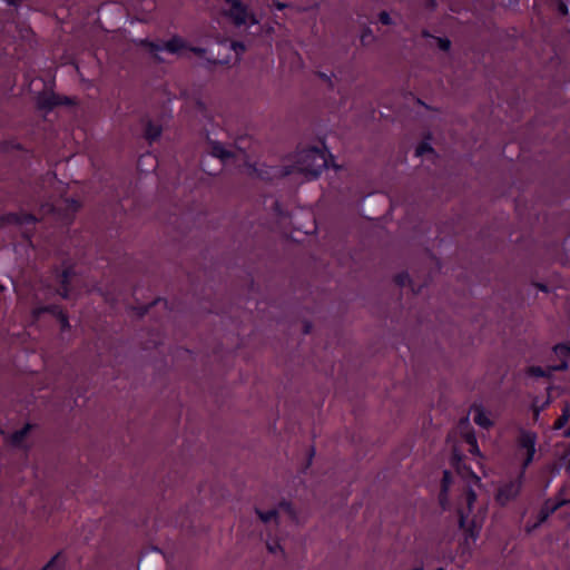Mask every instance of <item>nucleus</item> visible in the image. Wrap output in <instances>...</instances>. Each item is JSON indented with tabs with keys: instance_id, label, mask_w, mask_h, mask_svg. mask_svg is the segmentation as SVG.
<instances>
[{
	"instance_id": "obj_33",
	"label": "nucleus",
	"mask_w": 570,
	"mask_h": 570,
	"mask_svg": "<svg viewBox=\"0 0 570 570\" xmlns=\"http://www.w3.org/2000/svg\"><path fill=\"white\" fill-rule=\"evenodd\" d=\"M554 353L558 356L566 357L567 355H570V346L566 344H558L553 347Z\"/></svg>"
},
{
	"instance_id": "obj_31",
	"label": "nucleus",
	"mask_w": 570,
	"mask_h": 570,
	"mask_svg": "<svg viewBox=\"0 0 570 570\" xmlns=\"http://www.w3.org/2000/svg\"><path fill=\"white\" fill-rule=\"evenodd\" d=\"M266 548L268 550L269 553H276V552H281L282 553V557L285 559L286 557V553L283 549V547L279 544V542L275 541L273 543L271 542H267L266 543Z\"/></svg>"
},
{
	"instance_id": "obj_55",
	"label": "nucleus",
	"mask_w": 570,
	"mask_h": 570,
	"mask_svg": "<svg viewBox=\"0 0 570 570\" xmlns=\"http://www.w3.org/2000/svg\"><path fill=\"white\" fill-rule=\"evenodd\" d=\"M196 108H197L199 111H205V110H206V106H205V104H204L202 100H197V101H196Z\"/></svg>"
},
{
	"instance_id": "obj_34",
	"label": "nucleus",
	"mask_w": 570,
	"mask_h": 570,
	"mask_svg": "<svg viewBox=\"0 0 570 570\" xmlns=\"http://www.w3.org/2000/svg\"><path fill=\"white\" fill-rule=\"evenodd\" d=\"M439 503L443 510L448 509V507H449V491L448 490H440Z\"/></svg>"
},
{
	"instance_id": "obj_9",
	"label": "nucleus",
	"mask_w": 570,
	"mask_h": 570,
	"mask_svg": "<svg viewBox=\"0 0 570 570\" xmlns=\"http://www.w3.org/2000/svg\"><path fill=\"white\" fill-rule=\"evenodd\" d=\"M520 489V482H509L499 489L495 500L500 505H505L519 494Z\"/></svg>"
},
{
	"instance_id": "obj_4",
	"label": "nucleus",
	"mask_w": 570,
	"mask_h": 570,
	"mask_svg": "<svg viewBox=\"0 0 570 570\" xmlns=\"http://www.w3.org/2000/svg\"><path fill=\"white\" fill-rule=\"evenodd\" d=\"M73 101L69 97H61L53 91H42L37 97V107L41 110L50 111L60 105H72Z\"/></svg>"
},
{
	"instance_id": "obj_32",
	"label": "nucleus",
	"mask_w": 570,
	"mask_h": 570,
	"mask_svg": "<svg viewBox=\"0 0 570 570\" xmlns=\"http://www.w3.org/2000/svg\"><path fill=\"white\" fill-rule=\"evenodd\" d=\"M452 483V476L451 472L449 470L443 471V476L441 480V490H448L450 489V485Z\"/></svg>"
},
{
	"instance_id": "obj_47",
	"label": "nucleus",
	"mask_w": 570,
	"mask_h": 570,
	"mask_svg": "<svg viewBox=\"0 0 570 570\" xmlns=\"http://www.w3.org/2000/svg\"><path fill=\"white\" fill-rule=\"evenodd\" d=\"M312 328H313L312 322L305 320L303 322V334H305V335L309 334L312 332Z\"/></svg>"
},
{
	"instance_id": "obj_13",
	"label": "nucleus",
	"mask_w": 570,
	"mask_h": 570,
	"mask_svg": "<svg viewBox=\"0 0 570 570\" xmlns=\"http://www.w3.org/2000/svg\"><path fill=\"white\" fill-rule=\"evenodd\" d=\"M32 428H33L32 424L27 423L22 429H20L18 431L13 432L12 434H10L7 438V441L13 448H21L23 441L26 440V438L28 436V434L30 433Z\"/></svg>"
},
{
	"instance_id": "obj_14",
	"label": "nucleus",
	"mask_w": 570,
	"mask_h": 570,
	"mask_svg": "<svg viewBox=\"0 0 570 570\" xmlns=\"http://www.w3.org/2000/svg\"><path fill=\"white\" fill-rule=\"evenodd\" d=\"M161 127L159 125H155L151 120H148L145 126L144 137L153 142L157 140L161 135Z\"/></svg>"
},
{
	"instance_id": "obj_59",
	"label": "nucleus",
	"mask_w": 570,
	"mask_h": 570,
	"mask_svg": "<svg viewBox=\"0 0 570 570\" xmlns=\"http://www.w3.org/2000/svg\"><path fill=\"white\" fill-rule=\"evenodd\" d=\"M422 37H424V38H432L433 39L434 36H432L428 30H423L422 31Z\"/></svg>"
},
{
	"instance_id": "obj_18",
	"label": "nucleus",
	"mask_w": 570,
	"mask_h": 570,
	"mask_svg": "<svg viewBox=\"0 0 570 570\" xmlns=\"http://www.w3.org/2000/svg\"><path fill=\"white\" fill-rule=\"evenodd\" d=\"M163 301L165 306L167 307L168 305V302L166 299H163V298H156L154 299L153 302H150L149 304L147 305H144V306H139V307H134L132 309L136 312L137 316L139 318L144 317L149 311L151 307H154L158 302Z\"/></svg>"
},
{
	"instance_id": "obj_12",
	"label": "nucleus",
	"mask_w": 570,
	"mask_h": 570,
	"mask_svg": "<svg viewBox=\"0 0 570 570\" xmlns=\"http://www.w3.org/2000/svg\"><path fill=\"white\" fill-rule=\"evenodd\" d=\"M208 145L210 148V156L219 158L224 163L230 158H235V154L230 150H227L219 141L210 140L208 141Z\"/></svg>"
},
{
	"instance_id": "obj_20",
	"label": "nucleus",
	"mask_w": 570,
	"mask_h": 570,
	"mask_svg": "<svg viewBox=\"0 0 570 570\" xmlns=\"http://www.w3.org/2000/svg\"><path fill=\"white\" fill-rule=\"evenodd\" d=\"M527 374L534 377H550L552 372H549V366L547 370L541 366H530L527 368Z\"/></svg>"
},
{
	"instance_id": "obj_2",
	"label": "nucleus",
	"mask_w": 570,
	"mask_h": 570,
	"mask_svg": "<svg viewBox=\"0 0 570 570\" xmlns=\"http://www.w3.org/2000/svg\"><path fill=\"white\" fill-rule=\"evenodd\" d=\"M294 171L303 174L307 179L320 176L323 169L327 168L325 153L317 147H309L296 154Z\"/></svg>"
},
{
	"instance_id": "obj_51",
	"label": "nucleus",
	"mask_w": 570,
	"mask_h": 570,
	"mask_svg": "<svg viewBox=\"0 0 570 570\" xmlns=\"http://www.w3.org/2000/svg\"><path fill=\"white\" fill-rule=\"evenodd\" d=\"M314 455H315V448L311 446V449L308 451V458H307V464H306L307 468L312 464V460H313Z\"/></svg>"
},
{
	"instance_id": "obj_48",
	"label": "nucleus",
	"mask_w": 570,
	"mask_h": 570,
	"mask_svg": "<svg viewBox=\"0 0 570 570\" xmlns=\"http://www.w3.org/2000/svg\"><path fill=\"white\" fill-rule=\"evenodd\" d=\"M415 101H416V104H417V105L423 106V107H424L425 109H428V110L440 111L438 108L432 107V106H430V105L425 104V102H424L422 99H420V98H416V99H415Z\"/></svg>"
},
{
	"instance_id": "obj_40",
	"label": "nucleus",
	"mask_w": 570,
	"mask_h": 570,
	"mask_svg": "<svg viewBox=\"0 0 570 570\" xmlns=\"http://www.w3.org/2000/svg\"><path fill=\"white\" fill-rule=\"evenodd\" d=\"M550 404V396H548L547 401L543 403L542 406H537V404H533V420L537 421L539 419L540 411L546 406Z\"/></svg>"
},
{
	"instance_id": "obj_57",
	"label": "nucleus",
	"mask_w": 570,
	"mask_h": 570,
	"mask_svg": "<svg viewBox=\"0 0 570 570\" xmlns=\"http://www.w3.org/2000/svg\"><path fill=\"white\" fill-rule=\"evenodd\" d=\"M566 488H561L556 500L564 499Z\"/></svg>"
},
{
	"instance_id": "obj_58",
	"label": "nucleus",
	"mask_w": 570,
	"mask_h": 570,
	"mask_svg": "<svg viewBox=\"0 0 570 570\" xmlns=\"http://www.w3.org/2000/svg\"><path fill=\"white\" fill-rule=\"evenodd\" d=\"M247 19H249L250 23H258V20L254 14H248Z\"/></svg>"
},
{
	"instance_id": "obj_29",
	"label": "nucleus",
	"mask_w": 570,
	"mask_h": 570,
	"mask_svg": "<svg viewBox=\"0 0 570 570\" xmlns=\"http://www.w3.org/2000/svg\"><path fill=\"white\" fill-rule=\"evenodd\" d=\"M374 41V37L372 35V30L368 27H364L361 35V43L366 47Z\"/></svg>"
},
{
	"instance_id": "obj_56",
	"label": "nucleus",
	"mask_w": 570,
	"mask_h": 570,
	"mask_svg": "<svg viewBox=\"0 0 570 570\" xmlns=\"http://www.w3.org/2000/svg\"><path fill=\"white\" fill-rule=\"evenodd\" d=\"M534 286H535L538 289H540V291H542V292H546V293L549 291V289H548V286H547V285H544V284H541V283H535V284H534Z\"/></svg>"
},
{
	"instance_id": "obj_64",
	"label": "nucleus",
	"mask_w": 570,
	"mask_h": 570,
	"mask_svg": "<svg viewBox=\"0 0 570 570\" xmlns=\"http://www.w3.org/2000/svg\"><path fill=\"white\" fill-rule=\"evenodd\" d=\"M566 435L569 436L570 435V428L566 431Z\"/></svg>"
},
{
	"instance_id": "obj_41",
	"label": "nucleus",
	"mask_w": 570,
	"mask_h": 570,
	"mask_svg": "<svg viewBox=\"0 0 570 570\" xmlns=\"http://www.w3.org/2000/svg\"><path fill=\"white\" fill-rule=\"evenodd\" d=\"M568 368L567 361H561L558 365H551L549 366V372H556V371H566Z\"/></svg>"
},
{
	"instance_id": "obj_5",
	"label": "nucleus",
	"mask_w": 570,
	"mask_h": 570,
	"mask_svg": "<svg viewBox=\"0 0 570 570\" xmlns=\"http://www.w3.org/2000/svg\"><path fill=\"white\" fill-rule=\"evenodd\" d=\"M37 222H39L37 216L26 212L8 213L0 217V227H4L7 225H35Z\"/></svg>"
},
{
	"instance_id": "obj_10",
	"label": "nucleus",
	"mask_w": 570,
	"mask_h": 570,
	"mask_svg": "<svg viewBox=\"0 0 570 570\" xmlns=\"http://www.w3.org/2000/svg\"><path fill=\"white\" fill-rule=\"evenodd\" d=\"M63 206H60V210L55 213L57 219L70 223L73 219L75 213H77L81 204L76 199H65Z\"/></svg>"
},
{
	"instance_id": "obj_46",
	"label": "nucleus",
	"mask_w": 570,
	"mask_h": 570,
	"mask_svg": "<svg viewBox=\"0 0 570 570\" xmlns=\"http://www.w3.org/2000/svg\"><path fill=\"white\" fill-rule=\"evenodd\" d=\"M70 293V286H61V288L58 291V294L62 298H68Z\"/></svg>"
},
{
	"instance_id": "obj_43",
	"label": "nucleus",
	"mask_w": 570,
	"mask_h": 570,
	"mask_svg": "<svg viewBox=\"0 0 570 570\" xmlns=\"http://www.w3.org/2000/svg\"><path fill=\"white\" fill-rule=\"evenodd\" d=\"M142 45L147 47L150 50V52H156L163 49V47L147 40L142 41Z\"/></svg>"
},
{
	"instance_id": "obj_15",
	"label": "nucleus",
	"mask_w": 570,
	"mask_h": 570,
	"mask_svg": "<svg viewBox=\"0 0 570 570\" xmlns=\"http://www.w3.org/2000/svg\"><path fill=\"white\" fill-rule=\"evenodd\" d=\"M61 311L62 309L58 305L41 306V307H37L32 311V317L35 320H38L40 317V315H42L43 313H49L56 317L58 314L61 313Z\"/></svg>"
},
{
	"instance_id": "obj_30",
	"label": "nucleus",
	"mask_w": 570,
	"mask_h": 570,
	"mask_svg": "<svg viewBox=\"0 0 570 570\" xmlns=\"http://www.w3.org/2000/svg\"><path fill=\"white\" fill-rule=\"evenodd\" d=\"M440 50L448 52L451 49V40L449 38L433 37Z\"/></svg>"
},
{
	"instance_id": "obj_24",
	"label": "nucleus",
	"mask_w": 570,
	"mask_h": 570,
	"mask_svg": "<svg viewBox=\"0 0 570 570\" xmlns=\"http://www.w3.org/2000/svg\"><path fill=\"white\" fill-rule=\"evenodd\" d=\"M61 552L55 554L41 570H63L65 563H59Z\"/></svg>"
},
{
	"instance_id": "obj_44",
	"label": "nucleus",
	"mask_w": 570,
	"mask_h": 570,
	"mask_svg": "<svg viewBox=\"0 0 570 570\" xmlns=\"http://www.w3.org/2000/svg\"><path fill=\"white\" fill-rule=\"evenodd\" d=\"M33 234H35V227H32V228H26V229H23V230H22V237H23L24 239H27V240L29 242V244H30V245L32 244V243H31V237L33 236Z\"/></svg>"
},
{
	"instance_id": "obj_19",
	"label": "nucleus",
	"mask_w": 570,
	"mask_h": 570,
	"mask_svg": "<svg viewBox=\"0 0 570 570\" xmlns=\"http://www.w3.org/2000/svg\"><path fill=\"white\" fill-rule=\"evenodd\" d=\"M463 439L470 445V450H469L470 453L475 454V455H481L479 448H478L476 438H475L474 432L464 433Z\"/></svg>"
},
{
	"instance_id": "obj_60",
	"label": "nucleus",
	"mask_w": 570,
	"mask_h": 570,
	"mask_svg": "<svg viewBox=\"0 0 570 570\" xmlns=\"http://www.w3.org/2000/svg\"><path fill=\"white\" fill-rule=\"evenodd\" d=\"M8 2V4H11V6H17L20 0H6Z\"/></svg>"
},
{
	"instance_id": "obj_63",
	"label": "nucleus",
	"mask_w": 570,
	"mask_h": 570,
	"mask_svg": "<svg viewBox=\"0 0 570 570\" xmlns=\"http://www.w3.org/2000/svg\"><path fill=\"white\" fill-rule=\"evenodd\" d=\"M412 570H423V566L415 567V568H413Z\"/></svg>"
},
{
	"instance_id": "obj_6",
	"label": "nucleus",
	"mask_w": 570,
	"mask_h": 570,
	"mask_svg": "<svg viewBox=\"0 0 570 570\" xmlns=\"http://www.w3.org/2000/svg\"><path fill=\"white\" fill-rule=\"evenodd\" d=\"M535 433L525 430H520L518 444L520 448L527 450V456L523 461V468H527L533 460V455L535 453Z\"/></svg>"
},
{
	"instance_id": "obj_50",
	"label": "nucleus",
	"mask_w": 570,
	"mask_h": 570,
	"mask_svg": "<svg viewBox=\"0 0 570 570\" xmlns=\"http://www.w3.org/2000/svg\"><path fill=\"white\" fill-rule=\"evenodd\" d=\"M191 52H194L195 55H197L198 57H203L206 52V49L205 48H200V47H191L189 49Z\"/></svg>"
},
{
	"instance_id": "obj_11",
	"label": "nucleus",
	"mask_w": 570,
	"mask_h": 570,
	"mask_svg": "<svg viewBox=\"0 0 570 570\" xmlns=\"http://www.w3.org/2000/svg\"><path fill=\"white\" fill-rule=\"evenodd\" d=\"M227 14L237 27L244 24L248 17L247 8L240 1L233 2V6L230 7Z\"/></svg>"
},
{
	"instance_id": "obj_26",
	"label": "nucleus",
	"mask_w": 570,
	"mask_h": 570,
	"mask_svg": "<svg viewBox=\"0 0 570 570\" xmlns=\"http://www.w3.org/2000/svg\"><path fill=\"white\" fill-rule=\"evenodd\" d=\"M23 150V147L19 142L3 140L0 141V153H9L10 150Z\"/></svg>"
},
{
	"instance_id": "obj_45",
	"label": "nucleus",
	"mask_w": 570,
	"mask_h": 570,
	"mask_svg": "<svg viewBox=\"0 0 570 570\" xmlns=\"http://www.w3.org/2000/svg\"><path fill=\"white\" fill-rule=\"evenodd\" d=\"M424 7L430 11H434L438 7L436 0H424Z\"/></svg>"
},
{
	"instance_id": "obj_61",
	"label": "nucleus",
	"mask_w": 570,
	"mask_h": 570,
	"mask_svg": "<svg viewBox=\"0 0 570 570\" xmlns=\"http://www.w3.org/2000/svg\"><path fill=\"white\" fill-rule=\"evenodd\" d=\"M276 7H277L278 9H284V8L286 7V4H285V3H282V2H277V3H276Z\"/></svg>"
},
{
	"instance_id": "obj_1",
	"label": "nucleus",
	"mask_w": 570,
	"mask_h": 570,
	"mask_svg": "<svg viewBox=\"0 0 570 570\" xmlns=\"http://www.w3.org/2000/svg\"><path fill=\"white\" fill-rule=\"evenodd\" d=\"M475 501L476 494L469 487L465 490V507H459L456 510L459 528L464 531L465 542L469 539H478L487 515L485 507H480L473 512Z\"/></svg>"
},
{
	"instance_id": "obj_39",
	"label": "nucleus",
	"mask_w": 570,
	"mask_h": 570,
	"mask_svg": "<svg viewBox=\"0 0 570 570\" xmlns=\"http://www.w3.org/2000/svg\"><path fill=\"white\" fill-rule=\"evenodd\" d=\"M379 20L382 24H385V26L392 24V19L387 11H381L379 13Z\"/></svg>"
},
{
	"instance_id": "obj_54",
	"label": "nucleus",
	"mask_w": 570,
	"mask_h": 570,
	"mask_svg": "<svg viewBox=\"0 0 570 570\" xmlns=\"http://www.w3.org/2000/svg\"><path fill=\"white\" fill-rule=\"evenodd\" d=\"M205 161H206L205 159H203V160H202L203 170H204L206 174H208V175H216V173H215V171H213V167H209V169H207V168L205 167Z\"/></svg>"
},
{
	"instance_id": "obj_37",
	"label": "nucleus",
	"mask_w": 570,
	"mask_h": 570,
	"mask_svg": "<svg viewBox=\"0 0 570 570\" xmlns=\"http://www.w3.org/2000/svg\"><path fill=\"white\" fill-rule=\"evenodd\" d=\"M433 151V148L426 144V142H421L417 147H416V155L417 156H421L423 155L424 153H432Z\"/></svg>"
},
{
	"instance_id": "obj_42",
	"label": "nucleus",
	"mask_w": 570,
	"mask_h": 570,
	"mask_svg": "<svg viewBox=\"0 0 570 570\" xmlns=\"http://www.w3.org/2000/svg\"><path fill=\"white\" fill-rule=\"evenodd\" d=\"M232 48L237 52V53H243L245 52L246 50V47L243 42H239V41H233L232 42Z\"/></svg>"
},
{
	"instance_id": "obj_16",
	"label": "nucleus",
	"mask_w": 570,
	"mask_h": 570,
	"mask_svg": "<svg viewBox=\"0 0 570 570\" xmlns=\"http://www.w3.org/2000/svg\"><path fill=\"white\" fill-rule=\"evenodd\" d=\"M569 419H570V403L564 402L563 407H562V413L554 422L553 429L554 430L562 429L568 423Z\"/></svg>"
},
{
	"instance_id": "obj_53",
	"label": "nucleus",
	"mask_w": 570,
	"mask_h": 570,
	"mask_svg": "<svg viewBox=\"0 0 570 570\" xmlns=\"http://www.w3.org/2000/svg\"><path fill=\"white\" fill-rule=\"evenodd\" d=\"M205 161H206L205 159H203V160H202L203 170H204L206 174H208V175H216V173H215V171H213V167H209V169H207V168L205 167Z\"/></svg>"
},
{
	"instance_id": "obj_62",
	"label": "nucleus",
	"mask_w": 570,
	"mask_h": 570,
	"mask_svg": "<svg viewBox=\"0 0 570 570\" xmlns=\"http://www.w3.org/2000/svg\"><path fill=\"white\" fill-rule=\"evenodd\" d=\"M568 458L567 471L570 472V455Z\"/></svg>"
},
{
	"instance_id": "obj_3",
	"label": "nucleus",
	"mask_w": 570,
	"mask_h": 570,
	"mask_svg": "<svg viewBox=\"0 0 570 570\" xmlns=\"http://www.w3.org/2000/svg\"><path fill=\"white\" fill-rule=\"evenodd\" d=\"M249 175L255 176L264 181L272 183L274 179H279L289 176L294 173V167L284 166L282 168L262 165L256 167L254 164H246Z\"/></svg>"
},
{
	"instance_id": "obj_8",
	"label": "nucleus",
	"mask_w": 570,
	"mask_h": 570,
	"mask_svg": "<svg viewBox=\"0 0 570 570\" xmlns=\"http://www.w3.org/2000/svg\"><path fill=\"white\" fill-rule=\"evenodd\" d=\"M462 460H463V455L461 454L459 448L456 445L453 446L452 449V458H451V463L452 465L455 468L456 472L461 475H469L471 476L475 484L480 485L481 484V480L478 475H475L469 466H466L465 464L462 463Z\"/></svg>"
},
{
	"instance_id": "obj_28",
	"label": "nucleus",
	"mask_w": 570,
	"mask_h": 570,
	"mask_svg": "<svg viewBox=\"0 0 570 570\" xmlns=\"http://www.w3.org/2000/svg\"><path fill=\"white\" fill-rule=\"evenodd\" d=\"M474 421L476 424L485 429L492 425V421L482 411L478 412V414L474 416Z\"/></svg>"
},
{
	"instance_id": "obj_35",
	"label": "nucleus",
	"mask_w": 570,
	"mask_h": 570,
	"mask_svg": "<svg viewBox=\"0 0 570 570\" xmlns=\"http://www.w3.org/2000/svg\"><path fill=\"white\" fill-rule=\"evenodd\" d=\"M56 318L59 321L60 323V326H61V331H66V330H69L70 328V324H69V321H68V315L61 311L60 314H58L56 316Z\"/></svg>"
},
{
	"instance_id": "obj_7",
	"label": "nucleus",
	"mask_w": 570,
	"mask_h": 570,
	"mask_svg": "<svg viewBox=\"0 0 570 570\" xmlns=\"http://www.w3.org/2000/svg\"><path fill=\"white\" fill-rule=\"evenodd\" d=\"M567 504H570V499H559L554 501L551 499L546 500L539 511L538 522L533 525V528H537L541 523L546 522L552 513Z\"/></svg>"
},
{
	"instance_id": "obj_52",
	"label": "nucleus",
	"mask_w": 570,
	"mask_h": 570,
	"mask_svg": "<svg viewBox=\"0 0 570 570\" xmlns=\"http://www.w3.org/2000/svg\"><path fill=\"white\" fill-rule=\"evenodd\" d=\"M209 63L213 65H226L228 63V60H220V59H207Z\"/></svg>"
},
{
	"instance_id": "obj_49",
	"label": "nucleus",
	"mask_w": 570,
	"mask_h": 570,
	"mask_svg": "<svg viewBox=\"0 0 570 570\" xmlns=\"http://www.w3.org/2000/svg\"><path fill=\"white\" fill-rule=\"evenodd\" d=\"M558 11L562 16H567L568 14V7H567V4L563 1H559V3H558Z\"/></svg>"
},
{
	"instance_id": "obj_36",
	"label": "nucleus",
	"mask_w": 570,
	"mask_h": 570,
	"mask_svg": "<svg viewBox=\"0 0 570 570\" xmlns=\"http://www.w3.org/2000/svg\"><path fill=\"white\" fill-rule=\"evenodd\" d=\"M279 508H282L284 511H286L291 515L292 519L296 518L295 510L293 509V505L291 502L282 501L279 503Z\"/></svg>"
},
{
	"instance_id": "obj_22",
	"label": "nucleus",
	"mask_w": 570,
	"mask_h": 570,
	"mask_svg": "<svg viewBox=\"0 0 570 570\" xmlns=\"http://www.w3.org/2000/svg\"><path fill=\"white\" fill-rule=\"evenodd\" d=\"M255 512L264 523H267L272 520H277L278 518V512L275 509L268 510L266 512H263L259 509H255Z\"/></svg>"
},
{
	"instance_id": "obj_38",
	"label": "nucleus",
	"mask_w": 570,
	"mask_h": 570,
	"mask_svg": "<svg viewBox=\"0 0 570 570\" xmlns=\"http://www.w3.org/2000/svg\"><path fill=\"white\" fill-rule=\"evenodd\" d=\"M316 76L322 79L324 82H326L327 87L330 89H334V82L332 81V78L327 76L325 72L317 71Z\"/></svg>"
},
{
	"instance_id": "obj_27",
	"label": "nucleus",
	"mask_w": 570,
	"mask_h": 570,
	"mask_svg": "<svg viewBox=\"0 0 570 570\" xmlns=\"http://www.w3.org/2000/svg\"><path fill=\"white\" fill-rule=\"evenodd\" d=\"M394 283L400 286V287H403L405 285H411L412 284V279L409 275V273L406 272H402V273H399L394 276Z\"/></svg>"
},
{
	"instance_id": "obj_21",
	"label": "nucleus",
	"mask_w": 570,
	"mask_h": 570,
	"mask_svg": "<svg viewBox=\"0 0 570 570\" xmlns=\"http://www.w3.org/2000/svg\"><path fill=\"white\" fill-rule=\"evenodd\" d=\"M273 210L277 216L278 223L286 225V220L289 218V214L282 208V205L278 200L273 204Z\"/></svg>"
},
{
	"instance_id": "obj_25",
	"label": "nucleus",
	"mask_w": 570,
	"mask_h": 570,
	"mask_svg": "<svg viewBox=\"0 0 570 570\" xmlns=\"http://www.w3.org/2000/svg\"><path fill=\"white\" fill-rule=\"evenodd\" d=\"M75 275L76 273L72 266H68L67 268H65L60 274V285L70 286V278L73 277Z\"/></svg>"
},
{
	"instance_id": "obj_23",
	"label": "nucleus",
	"mask_w": 570,
	"mask_h": 570,
	"mask_svg": "<svg viewBox=\"0 0 570 570\" xmlns=\"http://www.w3.org/2000/svg\"><path fill=\"white\" fill-rule=\"evenodd\" d=\"M58 210H60V206L58 205H52L49 203L41 204L39 207V214L41 215L39 220L48 215H55V213Z\"/></svg>"
},
{
	"instance_id": "obj_17",
	"label": "nucleus",
	"mask_w": 570,
	"mask_h": 570,
	"mask_svg": "<svg viewBox=\"0 0 570 570\" xmlns=\"http://www.w3.org/2000/svg\"><path fill=\"white\" fill-rule=\"evenodd\" d=\"M186 47L185 41L179 37H173L170 40L165 42L164 48L175 53Z\"/></svg>"
}]
</instances>
